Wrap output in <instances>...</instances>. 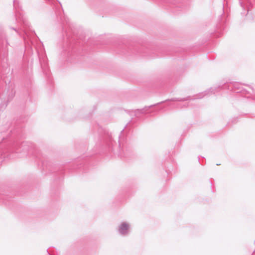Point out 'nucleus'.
Returning <instances> with one entry per match:
<instances>
[{
	"label": "nucleus",
	"instance_id": "f257e3e1",
	"mask_svg": "<svg viewBox=\"0 0 255 255\" xmlns=\"http://www.w3.org/2000/svg\"><path fill=\"white\" fill-rule=\"evenodd\" d=\"M129 230V225L128 224L124 222L122 223L119 228V231L120 234L122 235L127 234Z\"/></svg>",
	"mask_w": 255,
	"mask_h": 255
}]
</instances>
